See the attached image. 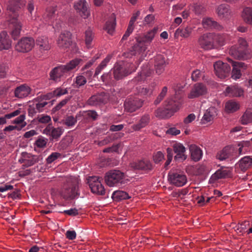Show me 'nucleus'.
<instances>
[{"label": "nucleus", "mask_w": 252, "mask_h": 252, "mask_svg": "<svg viewBox=\"0 0 252 252\" xmlns=\"http://www.w3.org/2000/svg\"><path fill=\"white\" fill-rule=\"evenodd\" d=\"M82 61L81 59H75L64 65H61L53 68L50 72V79L58 82L65 79L69 72L77 67Z\"/></svg>", "instance_id": "f257e3e1"}, {"label": "nucleus", "mask_w": 252, "mask_h": 252, "mask_svg": "<svg viewBox=\"0 0 252 252\" xmlns=\"http://www.w3.org/2000/svg\"><path fill=\"white\" fill-rule=\"evenodd\" d=\"M79 180L77 177H67L62 189L61 195L66 200H72L80 195L79 189Z\"/></svg>", "instance_id": "f03ea898"}, {"label": "nucleus", "mask_w": 252, "mask_h": 252, "mask_svg": "<svg viewBox=\"0 0 252 252\" xmlns=\"http://www.w3.org/2000/svg\"><path fill=\"white\" fill-rule=\"evenodd\" d=\"M20 0H11L7 6V9L11 12V14H9L12 17L10 24L12 28L11 35L14 40L17 39L20 35L22 28V24L17 18L18 14L16 12V10L20 7Z\"/></svg>", "instance_id": "7ed1b4c3"}, {"label": "nucleus", "mask_w": 252, "mask_h": 252, "mask_svg": "<svg viewBox=\"0 0 252 252\" xmlns=\"http://www.w3.org/2000/svg\"><path fill=\"white\" fill-rule=\"evenodd\" d=\"M106 184L109 187H120L128 181L125 174L119 170H111L106 173L104 177Z\"/></svg>", "instance_id": "20e7f679"}, {"label": "nucleus", "mask_w": 252, "mask_h": 252, "mask_svg": "<svg viewBox=\"0 0 252 252\" xmlns=\"http://www.w3.org/2000/svg\"><path fill=\"white\" fill-rule=\"evenodd\" d=\"M238 45L232 46L229 50V54L233 57L239 60H247L251 57V51L248 48L246 40L243 38H239L238 40Z\"/></svg>", "instance_id": "39448f33"}, {"label": "nucleus", "mask_w": 252, "mask_h": 252, "mask_svg": "<svg viewBox=\"0 0 252 252\" xmlns=\"http://www.w3.org/2000/svg\"><path fill=\"white\" fill-rule=\"evenodd\" d=\"M133 66L132 63L123 61L116 63L112 69L114 78L119 80L135 71L136 68Z\"/></svg>", "instance_id": "423d86ee"}, {"label": "nucleus", "mask_w": 252, "mask_h": 252, "mask_svg": "<svg viewBox=\"0 0 252 252\" xmlns=\"http://www.w3.org/2000/svg\"><path fill=\"white\" fill-rule=\"evenodd\" d=\"M157 32L158 28H154L144 35L139 37L136 39L137 44L133 47L134 52L132 54L135 55L137 52L141 53L145 51L147 49L146 46L152 41Z\"/></svg>", "instance_id": "0eeeda50"}, {"label": "nucleus", "mask_w": 252, "mask_h": 252, "mask_svg": "<svg viewBox=\"0 0 252 252\" xmlns=\"http://www.w3.org/2000/svg\"><path fill=\"white\" fill-rule=\"evenodd\" d=\"M219 35L213 33H206L200 36L198 39V44L202 49L206 50L213 49L215 43L217 42Z\"/></svg>", "instance_id": "6e6552de"}, {"label": "nucleus", "mask_w": 252, "mask_h": 252, "mask_svg": "<svg viewBox=\"0 0 252 252\" xmlns=\"http://www.w3.org/2000/svg\"><path fill=\"white\" fill-rule=\"evenodd\" d=\"M168 180L172 185L178 187L184 186L187 182L186 175L178 170L170 171L168 173Z\"/></svg>", "instance_id": "1a4fd4ad"}, {"label": "nucleus", "mask_w": 252, "mask_h": 252, "mask_svg": "<svg viewBox=\"0 0 252 252\" xmlns=\"http://www.w3.org/2000/svg\"><path fill=\"white\" fill-rule=\"evenodd\" d=\"M181 104L179 99H174L172 98L167 99L164 102V109L163 114L166 118L170 117L173 114L179 110Z\"/></svg>", "instance_id": "9d476101"}, {"label": "nucleus", "mask_w": 252, "mask_h": 252, "mask_svg": "<svg viewBox=\"0 0 252 252\" xmlns=\"http://www.w3.org/2000/svg\"><path fill=\"white\" fill-rule=\"evenodd\" d=\"M101 178L97 176L89 178L88 183L93 193L100 195L105 194V190L101 184Z\"/></svg>", "instance_id": "9b49d317"}, {"label": "nucleus", "mask_w": 252, "mask_h": 252, "mask_svg": "<svg viewBox=\"0 0 252 252\" xmlns=\"http://www.w3.org/2000/svg\"><path fill=\"white\" fill-rule=\"evenodd\" d=\"M130 165L133 170L141 171L145 173H149L154 168L152 163L148 159L139 160L131 163Z\"/></svg>", "instance_id": "f8f14e48"}, {"label": "nucleus", "mask_w": 252, "mask_h": 252, "mask_svg": "<svg viewBox=\"0 0 252 252\" xmlns=\"http://www.w3.org/2000/svg\"><path fill=\"white\" fill-rule=\"evenodd\" d=\"M74 8L82 18L86 19L90 16V10L86 0H78L74 2Z\"/></svg>", "instance_id": "ddd939ff"}, {"label": "nucleus", "mask_w": 252, "mask_h": 252, "mask_svg": "<svg viewBox=\"0 0 252 252\" xmlns=\"http://www.w3.org/2000/svg\"><path fill=\"white\" fill-rule=\"evenodd\" d=\"M143 105V101L136 97L126 98L124 103L125 110L132 113L140 108Z\"/></svg>", "instance_id": "4468645a"}, {"label": "nucleus", "mask_w": 252, "mask_h": 252, "mask_svg": "<svg viewBox=\"0 0 252 252\" xmlns=\"http://www.w3.org/2000/svg\"><path fill=\"white\" fill-rule=\"evenodd\" d=\"M35 44L34 40L32 37H24L18 41L15 49L18 52H27L32 49Z\"/></svg>", "instance_id": "2eb2a0df"}, {"label": "nucleus", "mask_w": 252, "mask_h": 252, "mask_svg": "<svg viewBox=\"0 0 252 252\" xmlns=\"http://www.w3.org/2000/svg\"><path fill=\"white\" fill-rule=\"evenodd\" d=\"M214 67L216 75L220 78L226 77L229 74L231 69L229 64L220 61L214 63Z\"/></svg>", "instance_id": "dca6fc26"}, {"label": "nucleus", "mask_w": 252, "mask_h": 252, "mask_svg": "<svg viewBox=\"0 0 252 252\" xmlns=\"http://www.w3.org/2000/svg\"><path fill=\"white\" fill-rule=\"evenodd\" d=\"M71 36V33L68 31H64L60 34L57 40V44L60 49L66 50L69 47L72 43Z\"/></svg>", "instance_id": "f3484780"}, {"label": "nucleus", "mask_w": 252, "mask_h": 252, "mask_svg": "<svg viewBox=\"0 0 252 252\" xmlns=\"http://www.w3.org/2000/svg\"><path fill=\"white\" fill-rule=\"evenodd\" d=\"M207 92V89L205 84L202 83H197L193 86L188 94V97L190 99L198 97L206 94Z\"/></svg>", "instance_id": "a211bd4d"}, {"label": "nucleus", "mask_w": 252, "mask_h": 252, "mask_svg": "<svg viewBox=\"0 0 252 252\" xmlns=\"http://www.w3.org/2000/svg\"><path fill=\"white\" fill-rule=\"evenodd\" d=\"M39 158L38 156L33 155L26 152H23L21 154V157L20 159H19V161L21 163H23V166L28 167L38 162Z\"/></svg>", "instance_id": "6ab92c4d"}, {"label": "nucleus", "mask_w": 252, "mask_h": 252, "mask_svg": "<svg viewBox=\"0 0 252 252\" xmlns=\"http://www.w3.org/2000/svg\"><path fill=\"white\" fill-rule=\"evenodd\" d=\"M63 132V129L61 127H54L52 125L49 124L43 130V133L49 135L52 140H58Z\"/></svg>", "instance_id": "aec40b11"}, {"label": "nucleus", "mask_w": 252, "mask_h": 252, "mask_svg": "<svg viewBox=\"0 0 252 252\" xmlns=\"http://www.w3.org/2000/svg\"><path fill=\"white\" fill-rule=\"evenodd\" d=\"M228 61L233 67L231 77L235 80L240 78L241 76V70L246 68L245 64L242 62H234L231 59H228Z\"/></svg>", "instance_id": "412c9836"}, {"label": "nucleus", "mask_w": 252, "mask_h": 252, "mask_svg": "<svg viewBox=\"0 0 252 252\" xmlns=\"http://www.w3.org/2000/svg\"><path fill=\"white\" fill-rule=\"evenodd\" d=\"M216 12L218 17L223 20L228 19L231 16L232 11L229 5L221 4L218 6Z\"/></svg>", "instance_id": "4be33fe9"}, {"label": "nucleus", "mask_w": 252, "mask_h": 252, "mask_svg": "<svg viewBox=\"0 0 252 252\" xmlns=\"http://www.w3.org/2000/svg\"><path fill=\"white\" fill-rule=\"evenodd\" d=\"M246 7L243 9L242 17L247 24L252 25V8L247 5H252V0H247L245 2Z\"/></svg>", "instance_id": "5701e85b"}, {"label": "nucleus", "mask_w": 252, "mask_h": 252, "mask_svg": "<svg viewBox=\"0 0 252 252\" xmlns=\"http://www.w3.org/2000/svg\"><path fill=\"white\" fill-rule=\"evenodd\" d=\"M107 100V97L103 93L92 96L88 100L87 103L92 106L100 105L105 104Z\"/></svg>", "instance_id": "b1692460"}, {"label": "nucleus", "mask_w": 252, "mask_h": 252, "mask_svg": "<svg viewBox=\"0 0 252 252\" xmlns=\"http://www.w3.org/2000/svg\"><path fill=\"white\" fill-rule=\"evenodd\" d=\"M230 175L231 172L230 170L228 168L224 167L217 170L216 172L212 175L211 180L214 182L219 179L228 177Z\"/></svg>", "instance_id": "393cba45"}, {"label": "nucleus", "mask_w": 252, "mask_h": 252, "mask_svg": "<svg viewBox=\"0 0 252 252\" xmlns=\"http://www.w3.org/2000/svg\"><path fill=\"white\" fill-rule=\"evenodd\" d=\"M173 150L175 153L176 154L175 159L183 161L186 159L187 157L185 155L186 148L183 144L179 143L174 144Z\"/></svg>", "instance_id": "a878e982"}, {"label": "nucleus", "mask_w": 252, "mask_h": 252, "mask_svg": "<svg viewBox=\"0 0 252 252\" xmlns=\"http://www.w3.org/2000/svg\"><path fill=\"white\" fill-rule=\"evenodd\" d=\"M153 71L150 69L148 65H144L142 68V70L139 75L135 77L132 80L133 83L142 82L144 80L146 77L150 76Z\"/></svg>", "instance_id": "bb28decb"}, {"label": "nucleus", "mask_w": 252, "mask_h": 252, "mask_svg": "<svg viewBox=\"0 0 252 252\" xmlns=\"http://www.w3.org/2000/svg\"><path fill=\"white\" fill-rule=\"evenodd\" d=\"M31 92V89L26 84L21 85L17 87L14 91L15 96L18 98H24L27 97Z\"/></svg>", "instance_id": "cd10ccee"}, {"label": "nucleus", "mask_w": 252, "mask_h": 252, "mask_svg": "<svg viewBox=\"0 0 252 252\" xmlns=\"http://www.w3.org/2000/svg\"><path fill=\"white\" fill-rule=\"evenodd\" d=\"M165 66V58L162 55H158L155 59V67L156 73L158 75L161 74L164 71Z\"/></svg>", "instance_id": "c85d7f7f"}, {"label": "nucleus", "mask_w": 252, "mask_h": 252, "mask_svg": "<svg viewBox=\"0 0 252 252\" xmlns=\"http://www.w3.org/2000/svg\"><path fill=\"white\" fill-rule=\"evenodd\" d=\"M11 45V41L7 33L3 31L0 33V50H8Z\"/></svg>", "instance_id": "c756f323"}, {"label": "nucleus", "mask_w": 252, "mask_h": 252, "mask_svg": "<svg viewBox=\"0 0 252 252\" xmlns=\"http://www.w3.org/2000/svg\"><path fill=\"white\" fill-rule=\"evenodd\" d=\"M237 165L241 171H246L252 166V156L244 157L239 161Z\"/></svg>", "instance_id": "7c9ffc66"}, {"label": "nucleus", "mask_w": 252, "mask_h": 252, "mask_svg": "<svg viewBox=\"0 0 252 252\" xmlns=\"http://www.w3.org/2000/svg\"><path fill=\"white\" fill-rule=\"evenodd\" d=\"M57 9L55 7H49L47 8L43 17L44 19L49 22V24H53L54 20L56 19Z\"/></svg>", "instance_id": "2f4dec72"}, {"label": "nucleus", "mask_w": 252, "mask_h": 252, "mask_svg": "<svg viewBox=\"0 0 252 252\" xmlns=\"http://www.w3.org/2000/svg\"><path fill=\"white\" fill-rule=\"evenodd\" d=\"M217 115V110L215 107H211L206 110L202 121L203 123L209 122L213 120Z\"/></svg>", "instance_id": "473e14b6"}, {"label": "nucleus", "mask_w": 252, "mask_h": 252, "mask_svg": "<svg viewBox=\"0 0 252 252\" xmlns=\"http://www.w3.org/2000/svg\"><path fill=\"white\" fill-rule=\"evenodd\" d=\"M226 95L229 96H240L243 94V91L238 86H228L225 90Z\"/></svg>", "instance_id": "72a5a7b5"}, {"label": "nucleus", "mask_w": 252, "mask_h": 252, "mask_svg": "<svg viewBox=\"0 0 252 252\" xmlns=\"http://www.w3.org/2000/svg\"><path fill=\"white\" fill-rule=\"evenodd\" d=\"M192 159L195 161L199 160L202 156V150L195 145H190L189 147Z\"/></svg>", "instance_id": "f704fd0d"}, {"label": "nucleus", "mask_w": 252, "mask_h": 252, "mask_svg": "<svg viewBox=\"0 0 252 252\" xmlns=\"http://www.w3.org/2000/svg\"><path fill=\"white\" fill-rule=\"evenodd\" d=\"M150 121V115L148 114H145L141 117L138 123L132 126V128L134 130H139L141 128L145 127L146 126H147L149 123Z\"/></svg>", "instance_id": "c9c22d12"}, {"label": "nucleus", "mask_w": 252, "mask_h": 252, "mask_svg": "<svg viewBox=\"0 0 252 252\" xmlns=\"http://www.w3.org/2000/svg\"><path fill=\"white\" fill-rule=\"evenodd\" d=\"M36 45L41 51H47L50 49L48 38L44 36L38 37L36 39Z\"/></svg>", "instance_id": "e433bc0d"}, {"label": "nucleus", "mask_w": 252, "mask_h": 252, "mask_svg": "<svg viewBox=\"0 0 252 252\" xmlns=\"http://www.w3.org/2000/svg\"><path fill=\"white\" fill-rule=\"evenodd\" d=\"M116 24L115 15L113 13L106 22L104 29L109 34H112L115 30Z\"/></svg>", "instance_id": "4c0bfd02"}, {"label": "nucleus", "mask_w": 252, "mask_h": 252, "mask_svg": "<svg viewBox=\"0 0 252 252\" xmlns=\"http://www.w3.org/2000/svg\"><path fill=\"white\" fill-rule=\"evenodd\" d=\"M202 24L203 27L206 29H215L220 30L221 29V26L217 22L210 18H204L202 20Z\"/></svg>", "instance_id": "58836bf2"}, {"label": "nucleus", "mask_w": 252, "mask_h": 252, "mask_svg": "<svg viewBox=\"0 0 252 252\" xmlns=\"http://www.w3.org/2000/svg\"><path fill=\"white\" fill-rule=\"evenodd\" d=\"M193 29V28L190 26L179 28L176 31L175 34L177 36L187 38L191 34Z\"/></svg>", "instance_id": "ea45409f"}, {"label": "nucleus", "mask_w": 252, "mask_h": 252, "mask_svg": "<svg viewBox=\"0 0 252 252\" xmlns=\"http://www.w3.org/2000/svg\"><path fill=\"white\" fill-rule=\"evenodd\" d=\"M77 115L75 117L72 115H68L63 119L59 123L61 124L65 125L68 127H72L75 125L77 123Z\"/></svg>", "instance_id": "a19ab883"}, {"label": "nucleus", "mask_w": 252, "mask_h": 252, "mask_svg": "<svg viewBox=\"0 0 252 252\" xmlns=\"http://www.w3.org/2000/svg\"><path fill=\"white\" fill-rule=\"evenodd\" d=\"M112 197L116 201H119L121 200L126 199L130 198L128 194L126 191L123 190H116L114 191Z\"/></svg>", "instance_id": "79ce46f5"}, {"label": "nucleus", "mask_w": 252, "mask_h": 252, "mask_svg": "<svg viewBox=\"0 0 252 252\" xmlns=\"http://www.w3.org/2000/svg\"><path fill=\"white\" fill-rule=\"evenodd\" d=\"M239 109V104L234 101L229 100L227 101L225 104V110L228 113H233Z\"/></svg>", "instance_id": "37998d69"}, {"label": "nucleus", "mask_w": 252, "mask_h": 252, "mask_svg": "<svg viewBox=\"0 0 252 252\" xmlns=\"http://www.w3.org/2000/svg\"><path fill=\"white\" fill-rule=\"evenodd\" d=\"M85 43L88 48L91 47L92 43L94 37V34L90 28H89L85 32Z\"/></svg>", "instance_id": "c03bdc74"}, {"label": "nucleus", "mask_w": 252, "mask_h": 252, "mask_svg": "<svg viewBox=\"0 0 252 252\" xmlns=\"http://www.w3.org/2000/svg\"><path fill=\"white\" fill-rule=\"evenodd\" d=\"M231 152V148L225 147L222 151L218 153L217 158L220 160H223L229 158Z\"/></svg>", "instance_id": "a18cd8bd"}, {"label": "nucleus", "mask_w": 252, "mask_h": 252, "mask_svg": "<svg viewBox=\"0 0 252 252\" xmlns=\"http://www.w3.org/2000/svg\"><path fill=\"white\" fill-rule=\"evenodd\" d=\"M111 58V56L109 55L107 56L103 61L100 63L99 65L96 68L94 74V76H97L98 75L101 70L104 69L107 65V64L109 62L110 59Z\"/></svg>", "instance_id": "49530a36"}, {"label": "nucleus", "mask_w": 252, "mask_h": 252, "mask_svg": "<svg viewBox=\"0 0 252 252\" xmlns=\"http://www.w3.org/2000/svg\"><path fill=\"white\" fill-rule=\"evenodd\" d=\"M136 89L137 93L143 96L150 95L153 92V90L152 89L144 88L142 86L137 87Z\"/></svg>", "instance_id": "de8ad7c7"}, {"label": "nucleus", "mask_w": 252, "mask_h": 252, "mask_svg": "<svg viewBox=\"0 0 252 252\" xmlns=\"http://www.w3.org/2000/svg\"><path fill=\"white\" fill-rule=\"evenodd\" d=\"M87 82L86 78L83 75H79L76 77L74 86L75 87L79 88L80 87L84 85Z\"/></svg>", "instance_id": "09e8293b"}, {"label": "nucleus", "mask_w": 252, "mask_h": 252, "mask_svg": "<svg viewBox=\"0 0 252 252\" xmlns=\"http://www.w3.org/2000/svg\"><path fill=\"white\" fill-rule=\"evenodd\" d=\"M252 122V113L246 112L241 117V123L243 125H247Z\"/></svg>", "instance_id": "8fccbe9b"}, {"label": "nucleus", "mask_w": 252, "mask_h": 252, "mask_svg": "<svg viewBox=\"0 0 252 252\" xmlns=\"http://www.w3.org/2000/svg\"><path fill=\"white\" fill-rule=\"evenodd\" d=\"M204 77V72L199 70L196 69L191 73V79L193 81H198L201 77Z\"/></svg>", "instance_id": "3c124183"}, {"label": "nucleus", "mask_w": 252, "mask_h": 252, "mask_svg": "<svg viewBox=\"0 0 252 252\" xmlns=\"http://www.w3.org/2000/svg\"><path fill=\"white\" fill-rule=\"evenodd\" d=\"M55 97L53 92H51L46 94H41L38 96L36 99V101H46L47 100H49Z\"/></svg>", "instance_id": "603ef678"}, {"label": "nucleus", "mask_w": 252, "mask_h": 252, "mask_svg": "<svg viewBox=\"0 0 252 252\" xmlns=\"http://www.w3.org/2000/svg\"><path fill=\"white\" fill-rule=\"evenodd\" d=\"M250 144V142L249 141H243L238 144V146L239 147L238 151L239 155H242L245 154L246 152L248 150L247 148L249 146Z\"/></svg>", "instance_id": "864d4df0"}, {"label": "nucleus", "mask_w": 252, "mask_h": 252, "mask_svg": "<svg viewBox=\"0 0 252 252\" xmlns=\"http://www.w3.org/2000/svg\"><path fill=\"white\" fill-rule=\"evenodd\" d=\"M167 87L166 86L162 88L160 93L158 95L157 99L155 101L154 103L156 105L159 104L161 101V100H162V99L164 98V97H165L167 94Z\"/></svg>", "instance_id": "5fc2aeb1"}, {"label": "nucleus", "mask_w": 252, "mask_h": 252, "mask_svg": "<svg viewBox=\"0 0 252 252\" xmlns=\"http://www.w3.org/2000/svg\"><path fill=\"white\" fill-rule=\"evenodd\" d=\"M83 116L85 117L92 118L94 120H95L97 117V114L96 111L94 110H89L84 111Z\"/></svg>", "instance_id": "6e6d98bb"}, {"label": "nucleus", "mask_w": 252, "mask_h": 252, "mask_svg": "<svg viewBox=\"0 0 252 252\" xmlns=\"http://www.w3.org/2000/svg\"><path fill=\"white\" fill-rule=\"evenodd\" d=\"M53 92L55 96L60 97L63 95L67 94L68 91L66 89L61 87L56 88Z\"/></svg>", "instance_id": "4d7b16f0"}, {"label": "nucleus", "mask_w": 252, "mask_h": 252, "mask_svg": "<svg viewBox=\"0 0 252 252\" xmlns=\"http://www.w3.org/2000/svg\"><path fill=\"white\" fill-rule=\"evenodd\" d=\"M39 123L47 124L51 121V117L47 115H41L37 118Z\"/></svg>", "instance_id": "13d9d810"}, {"label": "nucleus", "mask_w": 252, "mask_h": 252, "mask_svg": "<svg viewBox=\"0 0 252 252\" xmlns=\"http://www.w3.org/2000/svg\"><path fill=\"white\" fill-rule=\"evenodd\" d=\"M193 10L197 14H201L204 12L205 7L201 4L195 3L193 5Z\"/></svg>", "instance_id": "bf43d9fd"}, {"label": "nucleus", "mask_w": 252, "mask_h": 252, "mask_svg": "<svg viewBox=\"0 0 252 252\" xmlns=\"http://www.w3.org/2000/svg\"><path fill=\"white\" fill-rule=\"evenodd\" d=\"M37 101L38 103L35 104L36 110H37L38 112H42L44 107L48 104V102L47 101Z\"/></svg>", "instance_id": "052dcab7"}, {"label": "nucleus", "mask_w": 252, "mask_h": 252, "mask_svg": "<svg viewBox=\"0 0 252 252\" xmlns=\"http://www.w3.org/2000/svg\"><path fill=\"white\" fill-rule=\"evenodd\" d=\"M61 156V154L59 153H52L47 158V162L48 163H51L57 159Z\"/></svg>", "instance_id": "680f3d73"}, {"label": "nucleus", "mask_w": 252, "mask_h": 252, "mask_svg": "<svg viewBox=\"0 0 252 252\" xmlns=\"http://www.w3.org/2000/svg\"><path fill=\"white\" fill-rule=\"evenodd\" d=\"M47 141L46 139L43 137L39 138L35 141V144L39 148H43L46 145Z\"/></svg>", "instance_id": "e2e57ef3"}, {"label": "nucleus", "mask_w": 252, "mask_h": 252, "mask_svg": "<svg viewBox=\"0 0 252 252\" xmlns=\"http://www.w3.org/2000/svg\"><path fill=\"white\" fill-rule=\"evenodd\" d=\"M121 144H118L116 145H114L113 146L111 147H108L107 148H105L103 150L104 153H110L112 152H117L118 150V149L121 146Z\"/></svg>", "instance_id": "0e129e2a"}, {"label": "nucleus", "mask_w": 252, "mask_h": 252, "mask_svg": "<svg viewBox=\"0 0 252 252\" xmlns=\"http://www.w3.org/2000/svg\"><path fill=\"white\" fill-rule=\"evenodd\" d=\"M62 213L71 216H76L78 214V211L76 208L64 210Z\"/></svg>", "instance_id": "69168bd1"}, {"label": "nucleus", "mask_w": 252, "mask_h": 252, "mask_svg": "<svg viewBox=\"0 0 252 252\" xmlns=\"http://www.w3.org/2000/svg\"><path fill=\"white\" fill-rule=\"evenodd\" d=\"M140 14V11H137L135 13H133L129 22L128 25L130 26V27H134V23L135 22V21L137 19Z\"/></svg>", "instance_id": "338daca9"}, {"label": "nucleus", "mask_w": 252, "mask_h": 252, "mask_svg": "<svg viewBox=\"0 0 252 252\" xmlns=\"http://www.w3.org/2000/svg\"><path fill=\"white\" fill-rule=\"evenodd\" d=\"M164 156L162 152H158L154 156V160L156 163H158L163 158Z\"/></svg>", "instance_id": "774afa93"}]
</instances>
